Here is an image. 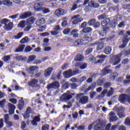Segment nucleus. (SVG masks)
<instances>
[{
	"label": "nucleus",
	"instance_id": "1",
	"mask_svg": "<svg viewBox=\"0 0 130 130\" xmlns=\"http://www.w3.org/2000/svg\"><path fill=\"white\" fill-rule=\"evenodd\" d=\"M1 22L2 24L4 25V28L6 31H11L13 29V28L14 27V23L11 22V20L7 18H4Z\"/></svg>",
	"mask_w": 130,
	"mask_h": 130
},
{
	"label": "nucleus",
	"instance_id": "2",
	"mask_svg": "<svg viewBox=\"0 0 130 130\" xmlns=\"http://www.w3.org/2000/svg\"><path fill=\"white\" fill-rule=\"evenodd\" d=\"M85 7V10L86 11H90L91 10V8H99V4L96 3L93 0H86L84 1L83 5L86 6Z\"/></svg>",
	"mask_w": 130,
	"mask_h": 130
},
{
	"label": "nucleus",
	"instance_id": "3",
	"mask_svg": "<svg viewBox=\"0 0 130 130\" xmlns=\"http://www.w3.org/2000/svg\"><path fill=\"white\" fill-rule=\"evenodd\" d=\"M85 41H88V42H90V41H92V39L89 36H88V35H86L81 40H77L75 42L74 45H75V46H78L79 45H81V44H85V43H84V42Z\"/></svg>",
	"mask_w": 130,
	"mask_h": 130
},
{
	"label": "nucleus",
	"instance_id": "4",
	"mask_svg": "<svg viewBox=\"0 0 130 130\" xmlns=\"http://www.w3.org/2000/svg\"><path fill=\"white\" fill-rule=\"evenodd\" d=\"M94 123H96L94 127V130H104L105 123L103 122L102 119H98L95 121Z\"/></svg>",
	"mask_w": 130,
	"mask_h": 130
},
{
	"label": "nucleus",
	"instance_id": "5",
	"mask_svg": "<svg viewBox=\"0 0 130 130\" xmlns=\"http://www.w3.org/2000/svg\"><path fill=\"white\" fill-rule=\"evenodd\" d=\"M74 96H75V93H72L69 91H68L66 93L61 95L60 98V101H69L71 100Z\"/></svg>",
	"mask_w": 130,
	"mask_h": 130
},
{
	"label": "nucleus",
	"instance_id": "6",
	"mask_svg": "<svg viewBox=\"0 0 130 130\" xmlns=\"http://www.w3.org/2000/svg\"><path fill=\"white\" fill-rule=\"evenodd\" d=\"M43 6V2L38 0L34 4V9L36 12H40L42 11Z\"/></svg>",
	"mask_w": 130,
	"mask_h": 130
},
{
	"label": "nucleus",
	"instance_id": "7",
	"mask_svg": "<svg viewBox=\"0 0 130 130\" xmlns=\"http://www.w3.org/2000/svg\"><path fill=\"white\" fill-rule=\"evenodd\" d=\"M119 101H120V103L123 104L124 102H125V101H128V103H130V97H128V95L121 94L119 97Z\"/></svg>",
	"mask_w": 130,
	"mask_h": 130
},
{
	"label": "nucleus",
	"instance_id": "8",
	"mask_svg": "<svg viewBox=\"0 0 130 130\" xmlns=\"http://www.w3.org/2000/svg\"><path fill=\"white\" fill-rule=\"evenodd\" d=\"M124 110H125L124 107H120L118 108L117 114L120 118H122V117H124V116H125V115L123 113Z\"/></svg>",
	"mask_w": 130,
	"mask_h": 130
},
{
	"label": "nucleus",
	"instance_id": "9",
	"mask_svg": "<svg viewBox=\"0 0 130 130\" xmlns=\"http://www.w3.org/2000/svg\"><path fill=\"white\" fill-rule=\"evenodd\" d=\"M109 121L110 122H114L115 121H117L118 120V118L115 116V113H113V112H111L109 114Z\"/></svg>",
	"mask_w": 130,
	"mask_h": 130
},
{
	"label": "nucleus",
	"instance_id": "10",
	"mask_svg": "<svg viewBox=\"0 0 130 130\" xmlns=\"http://www.w3.org/2000/svg\"><path fill=\"white\" fill-rule=\"evenodd\" d=\"M58 88H59V83L57 82H54L53 83L49 84L47 86L48 90H50V89H58Z\"/></svg>",
	"mask_w": 130,
	"mask_h": 130
},
{
	"label": "nucleus",
	"instance_id": "11",
	"mask_svg": "<svg viewBox=\"0 0 130 130\" xmlns=\"http://www.w3.org/2000/svg\"><path fill=\"white\" fill-rule=\"evenodd\" d=\"M67 12L64 9H58L55 11V15L57 16V17H60L61 16H64L66 15Z\"/></svg>",
	"mask_w": 130,
	"mask_h": 130
},
{
	"label": "nucleus",
	"instance_id": "12",
	"mask_svg": "<svg viewBox=\"0 0 130 130\" xmlns=\"http://www.w3.org/2000/svg\"><path fill=\"white\" fill-rule=\"evenodd\" d=\"M122 56V54H119V55L114 56V59L113 61V66H117L120 62V57Z\"/></svg>",
	"mask_w": 130,
	"mask_h": 130
},
{
	"label": "nucleus",
	"instance_id": "13",
	"mask_svg": "<svg viewBox=\"0 0 130 130\" xmlns=\"http://www.w3.org/2000/svg\"><path fill=\"white\" fill-rule=\"evenodd\" d=\"M73 19H74V20L72 23L74 25H76L79 22H82V21H83V18L80 17V15H75L73 17Z\"/></svg>",
	"mask_w": 130,
	"mask_h": 130
},
{
	"label": "nucleus",
	"instance_id": "14",
	"mask_svg": "<svg viewBox=\"0 0 130 130\" xmlns=\"http://www.w3.org/2000/svg\"><path fill=\"white\" fill-rule=\"evenodd\" d=\"M63 75L64 78H66L67 79L69 78H71V77H73V76H74V74H73V71H72V70H69L68 71H64L63 73Z\"/></svg>",
	"mask_w": 130,
	"mask_h": 130
},
{
	"label": "nucleus",
	"instance_id": "15",
	"mask_svg": "<svg viewBox=\"0 0 130 130\" xmlns=\"http://www.w3.org/2000/svg\"><path fill=\"white\" fill-rule=\"evenodd\" d=\"M88 102L89 98L87 96H83L79 100V103L81 104H87Z\"/></svg>",
	"mask_w": 130,
	"mask_h": 130
},
{
	"label": "nucleus",
	"instance_id": "16",
	"mask_svg": "<svg viewBox=\"0 0 130 130\" xmlns=\"http://www.w3.org/2000/svg\"><path fill=\"white\" fill-rule=\"evenodd\" d=\"M129 40H130V37L128 39L127 38V36L124 37V38L123 39V43L122 45L119 47V48H124V47L126 46V44H127Z\"/></svg>",
	"mask_w": 130,
	"mask_h": 130
},
{
	"label": "nucleus",
	"instance_id": "17",
	"mask_svg": "<svg viewBox=\"0 0 130 130\" xmlns=\"http://www.w3.org/2000/svg\"><path fill=\"white\" fill-rule=\"evenodd\" d=\"M8 106L9 108V112L10 114H14L15 113V109H16V106L10 103L8 104Z\"/></svg>",
	"mask_w": 130,
	"mask_h": 130
},
{
	"label": "nucleus",
	"instance_id": "18",
	"mask_svg": "<svg viewBox=\"0 0 130 130\" xmlns=\"http://www.w3.org/2000/svg\"><path fill=\"white\" fill-rule=\"evenodd\" d=\"M38 70H39V68L37 66H31L29 68V72L30 74H35L38 73Z\"/></svg>",
	"mask_w": 130,
	"mask_h": 130
},
{
	"label": "nucleus",
	"instance_id": "19",
	"mask_svg": "<svg viewBox=\"0 0 130 130\" xmlns=\"http://www.w3.org/2000/svg\"><path fill=\"white\" fill-rule=\"evenodd\" d=\"M32 113V109H31V108L28 107L26 109V112L25 114H22L24 118L27 119L29 118L30 117V113Z\"/></svg>",
	"mask_w": 130,
	"mask_h": 130
},
{
	"label": "nucleus",
	"instance_id": "20",
	"mask_svg": "<svg viewBox=\"0 0 130 130\" xmlns=\"http://www.w3.org/2000/svg\"><path fill=\"white\" fill-rule=\"evenodd\" d=\"M30 16H32V13L25 12L20 15V19L24 20L25 19H26V18H28V17H30Z\"/></svg>",
	"mask_w": 130,
	"mask_h": 130
},
{
	"label": "nucleus",
	"instance_id": "21",
	"mask_svg": "<svg viewBox=\"0 0 130 130\" xmlns=\"http://www.w3.org/2000/svg\"><path fill=\"white\" fill-rule=\"evenodd\" d=\"M53 71V69L51 68H49L47 69L44 72V76L46 77H49L50 76L51 72Z\"/></svg>",
	"mask_w": 130,
	"mask_h": 130
},
{
	"label": "nucleus",
	"instance_id": "22",
	"mask_svg": "<svg viewBox=\"0 0 130 130\" xmlns=\"http://www.w3.org/2000/svg\"><path fill=\"white\" fill-rule=\"evenodd\" d=\"M36 24L37 25V26H41V25L45 24V19H44L43 18L38 19L36 21Z\"/></svg>",
	"mask_w": 130,
	"mask_h": 130
},
{
	"label": "nucleus",
	"instance_id": "23",
	"mask_svg": "<svg viewBox=\"0 0 130 130\" xmlns=\"http://www.w3.org/2000/svg\"><path fill=\"white\" fill-rule=\"evenodd\" d=\"M79 30L77 29H74L72 30L71 32V35H72V36L74 38H76L77 37H79Z\"/></svg>",
	"mask_w": 130,
	"mask_h": 130
},
{
	"label": "nucleus",
	"instance_id": "24",
	"mask_svg": "<svg viewBox=\"0 0 130 130\" xmlns=\"http://www.w3.org/2000/svg\"><path fill=\"white\" fill-rule=\"evenodd\" d=\"M38 81L36 79H32L30 82H28V84L30 87H36L37 86Z\"/></svg>",
	"mask_w": 130,
	"mask_h": 130
},
{
	"label": "nucleus",
	"instance_id": "25",
	"mask_svg": "<svg viewBox=\"0 0 130 130\" xmlns=\"http://www.w3.org/2000/svg\"><path fill=\"white\" fill-rule=\"evenodd\" d=\"M39 121H40V118L39 116H36L31 121V124H32V125H37V122H39Z\"/></svg>",
	"mask_w": 130,
	"mask_h": 130
},
{
	"label": "nucleus",
	"instance_id": "26",
	"mask_svg": "<svg viewBox=\"0 0 130 130\" xmlns=\"http://www.w3.org/2000/svg\"><path fill=\"white\" fill-rule=\"evenodd\" d=\"M24 48H25V45H20L16 49L15 52H22L24 50Z\"/></svg>",
	"mask_w": 130,
	"mask_h": 130
},
{
	"label": "nucleus",
	"instance_id": "27",
	"mask_svg": "<svg viewBox=\"0 0 130 130\" xmlns=\"http://www.w3.org/2000/svg\"><path fill=\"white\" fill-rule=\"evenodd\" d=\"M110 22V19L106 18L102 22L101 25L103 27H105V26H107L108 24Z\"/></svg>",
	"mask_w": 130,
	"mask_h": 130
},
{
	"label": "nucleus",
	"instance_id": "28",
	"mask_svg": "<svg viewBox=\"0 0 130 130\" xmlns=\"http://www.w3.org/2000/svg\"><path fill=\"white\" fill-rule=\"evenodd\" d=\"M103 48H104V44H103V43H98L96 45V50H101L102 49H103Z\"/></svg>",
	"mask_w": 130,
	"mask_h": 130
},
{
	"label": "nucleus",
	"instance_id": "29",
	"mask_svg": "<svg viewBox=\"0 0 130 130\" xmlns=\"http://www.w3.org/2000/svg\"><path fill=\"white\" fill-rule=\"evenodd\" d=\"M111 50H112V49H111L110 46H107L104 51V53H105V54H110V53H111Z\"/></svg>",
	"mask_w": 130,
	"mask_h": 130
},
{
	"label": "nucleus",
	"instance_id": "30",
	"mask_svg": "<svg viewBox=\"0 0 130 130\" xmlns=\"http://www.w3.org/2000/svg\"><path fill=\"white\" fill-rule=\"evenodd\" d=\"M35 20H36V18L34 17H30L27 20V23L29 24V25H32V24H34Z\"/></svg>",
	"mask_w": 130,
	"mask_h": 130
},
{
	"label": "nucleus",
	"instance_id": "31",
	"mask_svg": "<svg viewBox=\"0 0 130 130\" xmlns=\"http://www.w3.org/2000/svg\"><path fill=\"white\" fill-rule=\"evenodd\" d=\"M36 59V56L35 55H30L28 56L27 62V63H30V62H32L34 60V59Z\"/></svg>",
	"mask_w": 130,
	"mask_h": 130
},
{
	"label": "nucleus",
	"instance_id": "32",
	"mask_svg": "<svg viewBox=\"0 0 130 130\" xmlns=\"http://www.w3.org/2000/svg\"><path fill=\"white\" fill-rule=\"evenodd\" d=\"M30 41V39L28 37H25V38H23L21 41H20V43H22L23 44L25 43H28Z\"/></svg>",
	"mask_w": 130,
	"mask_h": 130
},
{
	"label": "nucleus",
	"instance_id": "33",
	"mask_svg": "<svg viewBox=\"0 0 130 130\" xmlns=\"http://www.w3.org/2000/svg\"><path fill=\"white\" fill-rule=\"evenodd\" d=\"M25 26H26L25 20L20 21L18 25L19 28H25Z\"/></svg>",
	"mask_w": 130,
	"mask_h": 130
},
{
	"label": "nucleus",
	"instance_id": "34",
	"mask_svg": "<svg viewBox=\"0 0 130 130\" xmlns=\"http://www.w3.org/2000/svg\"><path fill=\"white\" fill-rule=\"evenodd\" d=\"M118 77V74L116 72H115L114 73H112L110 76V79L111 80V81H113L115 78Z\"/></svg>",
	"mask_w": 130,
	"mask_h": 130
},
{
	"label": "nucleus",
	"instance_id": "35",
	"mask_svg": "<svg viewBox=\"0 0 130 130\" xmlns=\"http://www.w3.org/2000/svg\"><path fill=\"white\" fill-rule=\"evenodd\" d=\"M111 72H112L111 70L105 69L102 71V74L103 76H105V75H107V74H109V73H111Z\"/></svg>",
	"mask_w": 130,
	"mask_h": 130
},
{
	"label": "nucleus",
	"instance_id": "36",
	"mask_svg": "<svg viewBox=\"0 0 130 130\" xmlns=\"http://www.w3.org/2000/svg\"><path fill=\"white\" fill-rule=\"evenodd\" d=\"M84 59V57L82 55H78L75 58V60L76 61H82Z\"/></svg>",
	"mask_w": 130,
	"mask_h": 130
},
{
	"label": "nucleus",
	"instance_id": "37",
	"mask_svg": "<svg viewBox=\"0 0 130 130\" xmlns=\"http://www.w3.org/2000/svg\"><path fill=\"white\" fill-rule=\"evenodd\" d=\"M3 5L4 6H8L10 7L12 6V2L10 0H4Z\"/></svg>",
	"mask_w": 130,
	"mask_h": 130
},
{
	"label": "nucleus",
	"instance_id": "38",
	"mask_svg": "<svg viewBox=\"0 0 130 130\" xmlns=\"http://www.w3.org/2000/svg\"><path fill=\"white\" fill-rule=\"evenodd\" d=\"M23 107H24V101H23L22 100H21L19 101L18 108H19V109L21 110V109H23Z\"/></svg>",
	"mask_w": 130,
	"mask_h": 130
},
{
	"label": "nucleus",
	"instance_id": "39",
	"mask_svg": "<svg viewBox=\"0 0 130 130\" xmlns=\"http://www.w3.org/2000/svg\"><path fill=\"white\" fill-rule=\"evenodd\" d=\"M83 33H89L92 32V28L91 27L84 28L82 30Z\"/></svg>",
	"mask_w": 130,
	"mask_h": 130
},
{
	"label": "nucleus",
	"instance_id": "40",
	"mask_svg": "<svg viewBox=\"0 0 130 130\" xmlns=\"http://www.w3.org/2000/svg\"><path fill=\"white\" fill-rule=\"evenodd\" d=\"M113 93H114V89H113V88L111 87L110 90L108 92L107 96L108 97H109L110 96H112V95H113Z\"/></svg>",
	"mask_w": 130,
	"mask_h": 130
},
{
	"label": "nucleus",
	"instance_id": "41",
	"mask_svg": "<svg viewBox=\"0 0 130 130\" xmlns=\"http://www.w3.org/2000/svg\"><path fill=\"white\" fill-rule=\"evenodd\" d=\"M77 65H79V68L81 70H85L87 68V63H86L81 64H80V63H77Z\"/></svg>",
	"mask_w": 130,
	"mask_h": 130
},
{
	"label": "nucleus",
	"instance_id": "42",
	"mask_svg": "<svg viewBox=\"0 0 130 130\" xmlns=\"http://www.w3.org/2000/svg\"><path fill=\"white\" fill-rule=\"evenodd\" d=\"M43 41L44 46H48V45H49V39H44Z\"/></svg>",
	"mask_w": 130,
	"mask_h": 130
},
{
	"label": "nucleus",
	"instance_id": "43",
	"mask_svg": "<svg viewBox=\"0 0 130 130\" xmlns=\"http://www.w3.org/2000/svg\"><path fill=\"white\" fill-rule=\"evenodd\" d=\"M4 119L5 123H8V121H10V117L9 116V114H6L4 115Z\"/></svg>",
	"mask_w": 130,
	"mask_h": 130
},
{
	"label": "nucleus",
	"instance_id": "44",
	"mask_svg": "<svg viewBox=\"0 0 130 130\" xmlns=\"http://www.w3.org/2000/svg\"><path fill=\"white\" fill-rule=\"evenodd\" d=\"M72 103H74V100H73L72 101H71L70 102V105H64L62 107V108H63V109H66V108H67V109H70V108H71V107H72Z\"/></svg>",
	"mask_w": 130,
	"mask_h": 130
},
{
	"label": "nucleus",
	"instance_id": "45",
	"mask_svg": "<svg viewBox=\"0 0 130 130\" xmlns=\"http://www.w3.org/2000/svg\"><path fill=\"white\" fill-rule=\"evenodd\" d=\"M6 105V99H3L2 101H0V107L2 108H4Z\"/></svg>",
	"mask_w": 130,
	"mask_h": 130
},
{
	"label": "nucleus",
	"instance_id": "46",
	"mask_svg": "<svg viewBox=\"0 0 130 130\" xmlns=\"http://www.w3.org/2000/svg\"><path fill=\"white\" fill-rule=\"evenodd\" d=\"M115 20L116 21H115L114 24L115 25H117V22H119L121 20V16L120 15H117Z\"/></svg>",
	"mask_w": 130,
	"mask_h": 130
},
{
	"label": "nucleus",
	"instance_id": "47",
	"mask_svg": "<svg viewBox=\"0 0 130 130\" xmlns=\"http://www.w3.org/2000/svg\"><path fill=\"white\" fill-rule=\"evenodd\" d=\"M24 33L23 32H20L18 35L15 36V38L16 39H20V38H22V37L23 36Z\"/></svg>",
	"mask_w": 130,
	"mask_h": 130
},
{
	"label": "nucleus",
	"instance_id": "48",
	"mask_svg": "<svg viewBox=\"0 0 130 130\" xmlns=\"http://www.w3.org/2000/svg\"><path fill=\"white\" fill-rule=\"evenodd\" d=\"M95 20L94 19H91L90 20H89L88 22V25L89 26H92V25H94Z\"/></svg>",
	"mask_w": 130,
	"mask_h": 130
},
{
	"label": "nucleus",
	"instance_id": "49",
	"mask_svg": "<svg viewBox=\"0 0 130 130\" xmlns=\"http://www.w3.org/2000/svg\"><path fill=\"white\" fill-rule=\"evenodd\" d=\"M106 57H107V56L103 54L96 56V58H100V59H104V58H106Z\"/></svg>",
	"mask_w": 130,
	"mask_h": 130
},
{
	"label": "nucleus",
	"instance_id": "50",
	"mask_svg": "<svg viewBox=\"0 0 130 130\" xmlns=\"http://www.w3.org/2000/svg\"><path fill=\"white\" fill-rule=\"evenodd\" d=\"M70 32H71V29L70 28H66L64 29V30L63 31V34H65V35H68L70 34Z\"/></svg>",
	"mask_w": 130,
	"mask_h": 130
},
{
	"label": "nucleus",
	"instance_id": "51",
	"mask_svg": "<svg viewBox=\"0 0 130 130\" xmlns=\"http://www.w3.org/2000/svg\"><path fill=\"white\" fill-rule=\"evenodd\" d=\"M96 74H93L91 78H88L86 82L87 83H92V81H93V79H92L94 77H95Z\"/></svg>",
	"mask_w": 130,
	"mask_h": 130
},
{
	"label": "nucleus",
	"instance_id": "52",
	"mask_svg": "<svg viewBox=\"0 0 130 130\" xmlns=\"http://www.w3.org/2000/svg\"><path fill=\"white\" fill-rule=\"evenodd\" d=\"M10 59H11V56H6L3 58V60L5 62H7V61H9Z\"/></svg>",
	"mask_w": 130,
	"mask_h": 130
},
{
	"label": "nucleus",
	"instance_id": "53",
	"mask_svg": "<svg viewBox=\"0 0 130 130\" xmlns=\"http://www.w3.org/2000/svg\"><path fill=\"white\" fill-rule=\"evenodd\" d=\"M124 123L126 125H130V118H129V117H127V118L125 120Z\"/></svg>",
	"mask_w": 130,
	"mask_h": 130
},
{
	"label": "nucleus",
	"instance_id": "54",
	"mask_svg": "<svg viewBox=\"0 0 130 130\" xmlns=\"http://www.w3.org/2000/svg\"><path fill=\"white\" fill-rule=\"evenodd\" d=\"M42 11H43V13L44 14H48V13H49L50 12L49 9H47V8H43Z\"/></svg>",
	"mask_w": 130,
	"mask_h": 130
},
{
	"label": "nucleus",
	"instance_id": "55",
	"mask_svg": "<svg viewBox=\"0 0 130 130\" xmlns=\"http://www.w3.org/2000/svg\"><path fill=\"white\" fill-rule=\"evenodd\" d=\"M31 28H32V26H31L30 25H29L26 26V27L24 28V31H28L29 30H31Z\"/></svg>",
	"mask_w": 130,
	"mask_h": 130
},
{
	"label": "nucleus",
	"instance_id": "56",
	"mask_svg": "<svg viewBox=\"0 0 130 130\" xmlns=\"http://www.w3.org/2000/svg\"><path fill=\"white\" fill-rule=\"evenodd\" d=\"M31 50H32V48L29 46H26L25 49V52H30Z\"/></svg>",
	"mask_w": 130,
	"mask_h": 130
},
{
	"label": "nucleus",
	"instance_id": "57",
	"mask_svg": "<svg viewBox=\"0 0 130 130\" xmlns=\"http://www.w3.org/2000/svg\"><path fill=\"white\" fill-rule=\"evenodd\" d=\"M45 29H46V27H45V26H42L41 27H40V28L38 29V31L39 32H43Z\"/></svg>",
	"mask_w": 130,
	"mask_h": 130
},
{
	"label": "nucleus",
	"instance_id": "58",
	"mask_svg": "<svg viewBox=\"0 0 130 130\" xmlns=\"http://www.w3.org/2000/svg\"><path fill=\"white\" fill-rule=\"evenodd\" d=\"M111 83L109 82H107L105 83L104 85V88H109V87H111Z\"/></svg>",
	"mask_w": 130,
	"mask_h": 130
},
{
	"label": "nucleus",
	"instance_id": "59",
	"mask_svg": "<svg viewBox=\"0 0 130 130\" xmlns=\"http://www.w3.org/2000/svg\"><path fill=\"white\" fill-rule=\"evenodd\" d=\"M69 87H70V84H69V82L65 83L62 86V88H63V89H68Z\"/></svg>",
	"mask_w": 130,
	"mask_h": 130
},
{
	"label": "nucleus",
	"instance_id": "60",
	"mask_svg": "<svg viewBox=\"0 0 130 130\" xmlns=\"http://www.w3.org/2000/svg\"><path fill=\"white\" fill-rule=\"evenodd\" d=\"M78 9V5L77 4H73L72 7L71 8V11H75Z\"/></svg>",
	"mask_w": 130,
	"mask_h": 130
},
{
	"label": "nucleus",
	"instance_id": "61",
	"mask_svg": "<svg viewBox=\"0 0 130 130\" xmlns=\"http://www.w3.org/2000/svg\"><path fill=\"white\" fill-rule=\"evenodd\" d=\"M9 101L13 103V104H17V100L15 99L14 98L11 99Z\"/></svg>",
	"mask_w": 130,
	"mask_h": 130
},
{
	"label": "nucleus",
	"instance_id": "62",
	"mask_svg": "<svg viewBox=\"0 0 130 130\" xmlns=\"http://www.w3.org/2000/svg\"><path fill=\"white\" fill-rule=\"evenodd\" d=\"M107 89L104 90L101 93V97H104L105 96V94H107Z\"/></svg>",
	"mask_w": 130,
	"mask_h": 130
},
{
	"label": "nucleus",
	"instance_id": "63",
	"mask_svg": "<svg viewBox=\"0 0 130 130\" xmlns=\"http://www.w3.org/2000/svg\"><path fill=\"white\" fill-rule=\"evenodd\" d=\"M42 130H48L49 129V125H45L42 126Z\"/></svg>",
	"mask_w": 130,
	"mask_h": 130
},
{
	"label": "nucleus",
	"instance_id": "64",
	"mask_svg": "<svg viewBox=\"0 0 130 130\" xmlns=\"http://www.w3.org/2000/svg\"><path fill=\"white\" fill-rule=\"evenodd\" d=\"M118 125H113L111 127V130H117V128H118Z\"/></svg>",
	"mask_w": 130,
	"mask_h": 130
}]
</instances>
